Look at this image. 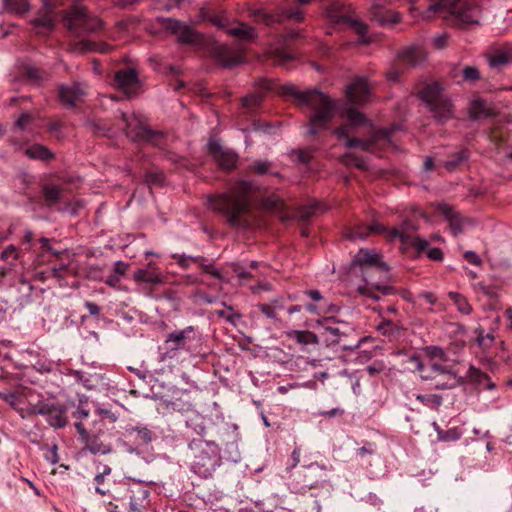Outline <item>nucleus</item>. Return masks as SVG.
<instances>
[{
    "label": "nucleus",
    "instance_id": "17",
    "mask_svg": "<svg viewBox=\"0 0 512 512\" xmlns=\"http://www.w3.org/2000/svg\"><path fill=\"white\" fill-rule=\"evenodd\" d=\"M415 230H417L416 225H414L409 220H405L398 228L386 229L384 226L378 223H375L369 227V231L371 233H380L385 231L389 240H399L403 244H408L410 242V232Z\"/></svg>",
    "mask_w": 512,
    "mask_h": 512
},
{
    "label": "nucleus",
    "instance_id": "20",
    "mask_svg": "<svg viewBox=\"0 0 512 512\" xmlns=\"http://www.w3.org/2000/svg\"><path fill=\"white\" fill-rule=\"evenodd\" d=\"M397 60L411 67L421 65L427 58V52L423 45L412 44L403 47L396 54Z\"/></svg>",
    "mask_w": 512,
    "mask_h": 512
},
{
    "label": "nucleus",
    "instance_id": "42",
    "mask_svg": "<svg viewBox=\"0 0 512 512\" xmlns=\"http://www.w3.org/2000/svg\"><path fill=\"white\" fill-rule=\"evenodd\" d=\"M416 399L423 405L432 409H438L442 404V397L438 394H419L416 396Z\"/></svg>",
    "mask_w": 512,
    "mask_h": 512
},
{
    "label": "nucleus",
    "instance_id": "46",
    "mask_svg": "<svg viewBox=\"0 0 512 512\" xmlns=\"http://www.w3.org/2000/svg\"><path fill=\"white\" fill-rule=\"evenodd\" d=\"M306 310L311 314L320 315L322 313L334 312L337 310L335 305L321 303L319 305L309 304L306 306Z\"/></svg>",
    "mask_w": 512,
    "mask_h": 512
},
{
    "label": "nucleus",
    "instance_id": "25",
    "mask_svg": "<svg viewBox=\"0 0 512 512\" xmlns=\"http://www.w3.org/2000/svg\"><path fill=\"white\" fill-rule=\"evenodd\" d=\"M371 19L381 26L394 25L400 22V14L396 11L387 9L386 7L374 4L370 8Z\"/></svg>",
    "mask_w": 512,
    "mask_h": 512
},
{
    "label": "nucleus",
    "instance_id": "56",
    "mask_svg": "<svg viewBox=\"0 0 512 512\" xmlns=\"http://www.w3.org/2000/svg\"><path fill=\"white\" fill-rule=\"evenodd\" d=\"M264 208L269 211H280L283 207L282 200L278 197H271L265 200Z\"/></svg>",
    "mask_w": 512,
    "mask_h": 512
},
{
    "label": "nucleus",
    "instance_id": "40",
    "mask_svg": "<svg viewBox=\"0 0 512 512\" xmlns=\"http://www.w3.org/2000/svg\"><path fill=\"white\" fill-rule=\"evenodd\" d=\"M423 352L430 362H445L447 360L445 351L438 346H427L423 349Z\"/></svg>",
    "mask_w": 512,
    "mask_h": 512
},
{
    "label": "nucleus",
    "instance_id": "53",
    "mask_svg": "<svg viewBox=\"0 0 512 512\" xmlns=\"http://www.w3.org/2000/svg\"><path fill=\"white\" fill-rule=\"evenodd\" d=\"M350 336H341L339 342H335V345H338L343 350H352L357 348L360 345L361 340L355 339L353 341L349 340Z\"/></svg>",
    "mask_w": 512,
    "mask_h": 512
},
{
    "label": "nucleus",
    "instance_id": "36",
    "mask_svg": "<svg viewBox=\"0 0 512 512\" xmlns=\"http://www.w3.org/2000/svg\"><path fill=\"white\" fill-rule=\"evenodd\" d=\"M24 74L33 84L36 85H40L49 79V74L47 72L31 65H26L24 67Z\"/></svg>",
    "mask_w": 512,
    "mask_h": 512
},
{
    "label": "nucleus",
    "instance_id": "29",
    "mask_svg": "<svg viewBox=\"0 0 512 512\" xmlns=\"http://www.w3.org/2000/svg\"><path fill=\"white\" fill-rule=\"evenodd\" d=\"M488 65L493 69L502 68L512 63V45L506 44L487 56Z\"/></svg>",
    "mask_w": 512,
    "mask_h": 512
},
{
    "label": "nucleus",
    "instance_id": "13",
    "mask_svg": "<svg viewBox=\"0 0 512 512\" xmlns=\"http://www.w3.org/2000/svg\"><path fill=\"white\" fill-rule=\"evenodd\" d=\"M431 372L421 374V378L428 379H437L438 377L445 378V383H435L434 387L436 389H452L461 384V377H459L455 372L451 369L441 366L439 361L430 362Z\"/></svg>",
    "mask_w": 512,
    "mask_h": 512
},
{
    "label": "nucleus",
    "instance_id": "23",
    "mask_svg": "<svg viewBox=\"0 0 512 512\" xmlns=\"http://www.w3.org/2000/svg\"><path fill=\"white\" fill-rule=\"evenodd\" d=\"M96 473L94 481L96 483L95 491L100 495H106L110 491L112 484L111 474L112 468L102 462L96 463Z\"/></svg>",
    "mask_w": 512,
    "mask_h": 512
},
{
    "label": "nucleus",
    "instance_id": "11",
    "mask_svg": "<svg viewBox=\"0 0 512 512\" xmlns=\"http://www.w3.org/2000/svg\"><path fill=\"white\" fill-rule=\"evenodd\" d=\"M294 481L298 490L306 491L318 488L326 482L325 468L317 463L303 466L296 473Z\"/></svg>",
    "mask_w": 512,
    "mask_h": 512
},
{
    "label": "nucleus",
    "instance_id": "57",
    "mask_svg": "<svg viewBox=\"0 0 512 512\" xmlns=\"http://www.w3.org/2000/svg\"><path fill=\"white\" fill-rule=\"evenodd\" d=\"M32 124H34V116L31 113L25 112L19 116L15 126L16 128H24Z\"/></svg>",
    "mask_w": 512,
    "mask_h": 512
},
{
    "label": "nucleus",
    "instance_id": "24",
    "mask_svg": "<svg viewBox=\"0 0 512 512\" xmlns=\"http://www.w3.org/2000/svg\"><path fill=\"white\" fill-rule=\"evenodd\" d=\"M44 8L46 9V12L37 15L31 20L35 33L41 36L49 35L55 27L54 20L50 16V13L53 10V5L48 2V5H44Z\"/></svg>",
    "mask_w": 512,
    "mask_h": 512
},
{
    "label": "nucleus",
    "instance_id": "15",
    "mask_svg": "<svg viewBox=\"0 0 512 512\" xmlns=\"http://www.w3.org/2000/svg\"><path fill=\"white\" fill-rule=\"evenodd\" d=\"M192 332L193 328L189 326L183 330L169 333L164 341L165 352L162 355V359L174 358L178 351L187 349V344L190 340L189 335Z\"/></svg>",
    "mask_w": 512,
    "mask_h": 512
},
{
    "label": "nucleus",
    "instance_id": "34",
    "mask_svg": "<svg viewBox=\"0 0 512 512\" xmlns=\"http://www.w3.org/2000/svg\"><path fill=\"white\" fill-rule=\"evenodd\" d=\"M439 210L449 221L450 229L454 236L459 235L462 232V221L453 210L445 204L439 206Z\"/></svg>",
    "mask_w": 512,
    "mask_h": 512
},
{
    "label": "nucleus",
    "instance_id": "41",
    "mask_svg": "<svg viewBox=\"0 0 512 512\" xmlns=\"http://www.w3.org/2000/svg\"><path fill=\"white\" fill-rule=\"evenodd\" d=\"M449 297L453 300L459 312L469 315L472 312V307L467 299L456 292H450Z\"/></svg>",
    "mask_w": 512,
    "mask_h": 512
},
{
    "label": "nucleus",
    "instance_id": "49",
    "mask_svg": "<svg viewBox=\"0 0 512 512\" xmlns=\"http://www.w3.org/2000/svg\"><path fill=\"white\" fill-rule=\"evenodd\" d=\"M218 162V164L225 168V169H231L235 166L236 164V161H237V155L231 151V150H228L226 151V153L223 155V158L222 159H218L216 160Z\"/></svg>",
    "mask_w": 512,
    "mask_h": 512
},
{
    "label": "nucleus",
    "instance_id": "1",
    "mask_svg": "<svg viewBox=\"0 0 512 512\" xmlns=\"http://www.w3.org/2000/svg\"><path fill=\"white\" fill-rule=\"evenodd\" d=\"M251 192L249 182H237L227 192L210 198V207L222 212L231 226L246 228L251 224Z\"/></svg>",
    "mask_w": 512,
    "mask_h": 512
},
{
    "label": "nucleus",
    "instance_id": "35",
    "mask_svg": "<svg viewBox=\"0 0 512 512\" xmlns=\"http://www.w3.org/2000/svg\"><path fill=\"white\" fill-rule=\"evenodd\" d=\"M127 128H149V119L141 113L122 114Z\"/></svg>",
    "mask_w": 512,
    "mask_h": 512
},
{
    "label": "nucleus",
    "instance_id": "4",
    "mask_svg": "<svg viewBox=\"0 0 512 512\" xmlns=\"http://www.w3.org/2000/svg\"><path fill=\"white\" fill-rule=\"evenodd\" d=\"M451 17L455 24L478 23L479 9L476 4L467 0H430L423 17L430 19L434 16Z\"/></svg>",
    "mask_w": 512,
    "mask_h": 512
},
{
    "label": "nucleus",
    "instance_id": "16",
    "mask_svg": "<svg viewBox=\"0 0 512 512\" xmlns=\"http://www.w3.org/2000/svg\"><path fill=\"white\" fill-rule=\"evenodd\" d=\"M114 81L117 87L129 97L139 93L141 82L134 68H125L117 71Z\"/></svg>",
    "mask_w": 512,
    "mask_h": 512
},
{
    "label": "nucleus",
    "instance_id": "3",
    "mask_svg": "<svg viewBox=\"0 0 512 512\" xmlns=\"http://www.w3.org/2000/svg\"><path fill=\"white\" fill-rule=\"evenodd\" d=\"M370 87L365 78L354 79L345 89V100L340 101L339 117L352 127L374 128L371 120L360 111L368 103Z\"/></svg>",
    "mask_w": 512,
    "mask_h": 512
},
{
    "label": "nucleus",
    "instance_id": "61",
    "mask_svg": "<svg viewBox=\"0 0 512 512\" xmlns=\"http://www.w3.org/2000/svg\"><path fill=\"white\" fill-rule=\"evenodd\" d=\"M409 363L413 366L414 371H417L421 374H424V364L420 358V356L414 354L411 355L408 359Z\"/></svg>",
    "mask_w": 512,
    "mask_h": 512
},
{
    "label": "nucleus",
    "instance_id": "9",
    "mask_svg": "<svg viewBox=\"0 0 512 512\" xmlns=\"http://www.w3.org/2000/svg\"><path fill=\"white\" fill-rule=\"evenodd\" d=\"M326 17L335 24H345L352 28L364 39L367 33V25L353 16L350 7L340 2H333L326 8Z\"/></svg>",
    "mask_w": 512,
    "mask_h": 512
},
{
    "label": "nucleus",
    "instance_id": "5",
    "mask_svg": "<svg viewBox=\"0 0 512 512\" xmlns=\"http://www.w3.org/2000/svg\"><path fill=\"white\" fill-rule=\"evenodd\" d=\"M188 447L193 457L192 471L203 478L211 476L218 465V445L203 439H194Z\"/></svg>",
    "mask_w": 512,
    "mask_h": 512
},
{
    "label": "nucleus",
    "instance_id": "2",
    "mask_svg": "<svg viewBox=\"0 0 512 512\" xmlns=\"http://www.w3.org/2000/svg\"><path fill=\"white\" fill-rule=\"evenodd\" d=\"M283 97H290L297 106H307L312 110V124H328L336 115L339 116L340 101L318 89L299 90L294 84H284L279 88Z\"/></svg>",
    "mask_w": 512,
    "mask_h": 512
},
{
    "label": "nucleus",
    "instance_id": "55",
    "mask_svg": "<svg viewBox=\"0 0 512 512\" xmlns=\"http://www.w3.org/2000/svg\"><path fill=\"white\" fill-rule=\"evenodd\" d=\"M282 16L288 19L295 20L296 22H302L304 20V13L299 8H289L283 11Z\"/></svg>",
    "mask_w": 512,
    "mask_h": 512
},
{
    "label": "nucleus",
    "instance_id": "63",
    "mask_svg": "<svg viewBox=\"0 0 512 512\" xmlns=\"http://www.w3.org/2000/svg\"><path fill=\"white\" fill-rule=\"evenodd\" d=\"M73 416L76 419L75 423H84L87 426L85 421L89 417V411L88 410H86V409H84L82 407H78L76 409V411L73 413Z\"/></svg>",
    "mask_w": 512,
    "mask_h": 512
},
{
    "label": "nucleus",
    "instance_id": "28",
    "mask_svg": "<svg viewBox=\"0 0 512 512\" xmlns=\"http://www.w3.org/2000/svg\"><path fill=\"white\" fill-rule=\"evenodd\" d=\"M83 96V91L78 83L61 85L59 87V99L67 107H73Z\"/></svg>",
    "mask_w": 512,
    "mask_h": 512
},
{
    "label": "nucleus",
    "instance_id": "48",
    "mask_svg": "<svg viewBox=\"0 0 512 512\" xmlns=\"http://www.w3.org/2000/svg\"><path fill=\"white\" fill-rule=\"evenodd\" d=\"M60 189L57 186H47L44 188V197L48 204H55L60 199Z\"/></svg>",
    "mask_w": 512,
    "mask_h": 512
},
{
    "label": "nucleus",
    "instance_id": "64",
    "mask_svg": "<svg viewBox=\"0 0 512 512\" xmlns=\"http://www.w3.org/2000/svg\"><path fill=\"white\" fill-rule=\"evenodd\" d=\"M270 166L271 163L268 161H258L253 164L252 169L257 174H266L269 171Z\"/></svg>",
    "mask_w": 512,
    "mask_h": 512
},
{
    "label": "nucleus",
    "instance_id": "58",
    "mask_svg": "<svg viewBox=\"0 0 512 512\" xmlns=\"http://www.w3.org/2000/svg\"><path fill=\"white\" fill-rule=\"evenodd\" d=\"M467 158V155H466V152L465 151H461L457 154V156L452 159V160H448L444 163V167L451 171L453 169H455L459 163H461L462 161H464L465 159Z\"/></svg>",
    "mask_w": 512,
    "mask_h": 512
},
{
    "label": "nucleus",
    "instance_id": "54",
    "mask_svg": "<svg viewBox=\"0 0 512 512\" xmlns=\"http://www.w3.org/2000/svg\"><path fill=\"white\" fill-rule=\"evenodd\" d=\"M209 21L216 27L227 31V27L231 23L225 15H213L209 18Z\"/></svg>",
    "mask_w": 512,
    "mask_h": 512
},
{
    "label": "nucleus",
    "instance_id": "52",
    "mask_svg": "<svg viewBox=\"0 0 512 512\" xmlns=\"http://www.w3.org/2000/svg\"><path fill=\"white\" fill-rule=\"evenodd\" d=\"M350 336H341L339 342H335V345H338L343 350H352L357 348L360 345L361 340L355 339L353 341L349 340Z\"/></svg>",
    "mask_w": 512,
    "mask_h": 512
},
{
    "label": "nucleus",
    "instance_id": "8",
    "mask_svg": "<svg viewBox=\"0 0 512 512\" xmlns=\"http://www.w3.org/2000/svg\"><path fill=\"white\" fill-rule=\"evenodd\" d=\"M64 23L75 37L96 33L103 28V21L88 13L84 6H73L65 12Z\"/></svg>",
    "mask_w": 512,
    "mask_h": 512
},
{
    "label": "nucleus",
    "instance_id": "30",
    "mask_svg": "<svg viewBox=\"0 0 512 512\" xmlns=\"http://www.w3.org/2000/svg\"><path fill=\"white\" fill-rule=\"evenodd\" d=\"M112 47L106 42H94L90 40H81L73 44L72 50L80 53L99 52L108 53Z\"/></svg>",
    "mask_w": 512,
    "mask_h": 512
},
{
    "label": "nucleus",
    "instance_id": "22",
    "mask_svg": "<svg viewBox=\"0 0 512 512\" xmlns=\"http://www.w3.org/2000/svg\"><path fill=\"white\" fill-rule=\"evenodd\" d=\"M328 323V320H325ZM354 334V330L343 323H333L332 325L323 324L321 326V336L327 345H335V342H339L341 336H350Z\"/></svg>",
    "mask_w": 512,
    "mask_h": 512
},
{
    "label": "nucleus",
    "instance_id": "62",
    "mask_svg": "<svg viewBox=\"0 0 512 512\" xmlns=\"http://www.w3.org/2000/svg\"><path fill=\"white\" fill-rule=\"evenodd\" d=\"M408 244L413 245L417 250L424 251L428 248L429 242L421 237L410 238V242Z\"/></svg>",
    "mask_w": 512,
    "mask_h": 512
},
{
    "label": "nucleus",
    "instance_id": "6",
    "mask_svg": "<svg viewBox=\"0 0 512 512\" xmlns=\"http://www.w3.org/2000/svg\"><path fill=\"white\" fill-rule=\"evenodd\" d=\"M380 258V255L373 250L360 249L354 256L352 265L359 266L362 269L363 278L367 285L375 288L384 295H388L393 292V288L388 285H379L372 277L376 272H380L386 276L389 271L387 265L381 262Z\"/></svg>",
    "mask_w": 512,
    "mask_h": 512
},
{
    "label": "nucleus",
    "instance_id": "27",
    "mask_svg": "<svg viewBox=\"0 0 512 512\" xmlns=\"http://www.w3.org/2000/svg\"><path fill=\"white\" fill-rule=\"evenodd\" d=\"M226 33L238 40L245 42H252L257 38V33L255 28L248 26L243 22L230 23L227 27Z\"/></svg>",
    "mask_w": 512,
    "mask_h": 512
},
{
    "label": "nucleus",
    "instance_id": "45",
    "mask_svg": "<svg viewBox=\"0 0 512 512\" xmlns=\"http://www.w3.org/2000/svg\"><path fill=\"white\" fill-rule=\"evenodd\" d=\"M463 81L475 83L481 78V73L476 66H465L462 69Z\"/></svg>",
    "mask_w": 512,
    "mask_h": 512
},
{
    "label": "nucleus",
    "instance_id": "50",
    "mask_svg": "<svg viewBox=\"0 0 512 512\" xmlns=\"http://www.w3.org/2000/svg\"><path fill=\"white\" fill-rule=\"evenodd\" d=\"M132 432L136 434V439L142 444H149L152 441V432L146 427H135Z\"/></svg>",
    "mask_w": 512,
    "mask_h": 512
},
{
    "label": "nucleus",
    "instance_id": "37",
    "mask_svg": "<svg viewBox=\"0 0 512 512\" xmlns=\"http://www.w3.org/2000/svg\"><path fill=\"white\" fill-rule=\"evenodd\" d=\"M24 152L31 159L49 160L53 157L49 149L39 144L27 147Z\"/></svg>",
    "mask_w": 512,
    "mask_h": 512
},
{
    "label": "nucleus",
    "instance_id": "14",
    "mask_svg": "<svg viewBox=\"0 0 512 512\" xmlns=\"http://www.w3.org/2000/svg\"><path fill=\"white\" fill-rule=\"evenodd\" d=\"M165 29L176 36L177 41L182 44H198L201 42V35L190 26L173 18L162 20Z\"/></svg>",
    "mask_w": 512,
    "mask_h": 512
},
{
    "label": "nucleus",
    "instance_id": "26",
    "mask_svg": "<svg viewBox=\"0 0 512 512\" xmlns=\"http://www.w3.org/2000/svg\"><path fill=\"white\" fill-rule=\"evenodd\" d=\"M469 116L473 119H486L496 116L494 106L482 98H475L469 104Z\"/></svg>",
    "mask_w": 512,
    "mask_h": 512
},
{
    "label": "nucleus",
    "instance_id": "43",
    "mask_svg": "<svg viewBox=\"0 0 512 512\" xmlns=\"http://www.w3.org/2000/svg\"><path fill=\"white\" fill-rule=\"evenodd\" d=\"M476 333V342L480 347L488 348L494 343V335L493 333H484L483 328L479 327L475 330Z\"/></svg>",
    "mask_w": 512,
    "mask_h": 512
},
{
    "label": "nucleus",
    "instance_id": "59",
    "mask_svg": "<svg viewBox=\"0 0 512 512\" xmlns=\"http://www.w3.org/2000/svg\"><path fill=\"white\" fill-rule=\"evenodd\" d=\"M18 256L17 248L14 245H8L0 255L3 261L16 260Z\"/></svg>",
    "mask_w": 512,
    "mask_h": 512
},
{
    "label": "nucleus",
    "instance_id": "38",
    "mask_svg": "<svg viewBox=\"0 0 512 512\" xmlns=\"http://www.w3.org/2000/svg\"><path fill=\"white\" fill-rule=\"evenodd\" d=\"M134 280L139 283L161 284L162 277L149 270L139 269L134 272Z\"/></svg>",
    "mask_w": 512,
    "mask_h": 512
},
{
    "label": "nucleus",
    "instance_id": "32",
    "mask_svg": "<svg viewBox=\"0 0 512 512\" xmlns=\"http://www.w3.org/2000/svg\"><path fill=\"white\" fill-rule=\"evenodd\" d=\"M286 337L303 345L318 343L317 336L308 330H290L286 332Z\"/></svg>",
    "mask_w": 512,
    "mask_h": 512
},
{
    "label": "nucleus",
    "instance_id": "21",
    "mask_svg": "<svg viewBox=\"0 0 512 512\" xmlns=\"http://www.w3.org/2000/svg\"><path fill=\"white\" fill-rule=\"evenodd\" d=\"M256 91L241 98V106L245 111H252L258 108L265 96V93L271 89L268 80L261 78L255 82Z\"/></svg>",
    "mask_w": 512,
    "mask_h": 512
},
{
    "label": "nucleus",
    "instance_id": "33",
    "mask_svg": "<svg viewBox=\"0 0 512 512\" xmlns=\"http://www.w3.org/2000/svg\"><path fill=\"white\" fill-rule=\"evenodd\" d=\"M267 56L270 59H272L275 62V64H277L279 66H283L286 69H290L291 66L289 65V63L296 59L295 55H293L291 53H287L283 49H280V48L270 49L267 52Z\"/></svg>",
    "mask_w": 512,
    "mask_h": 512
},
{
    "label": "nucleus",
    "instance_id": "60",
    "mask_svg": "<svg viewBox=\"0 0 512 512\" xmlns=\"http://www.w3.org/2000/svg\"><path fill=\"white\" fill-rule=\"evenodd\" d=\"M438 431V438L442 441H454L459 439V434L456 430H448V431Z\"/></svg>",
    "mask_w": 512,
    "mask_h": 512
},
{
    "label": "nucleus",
    "instance_id": "44",
    "mask_svg": "<svg viewBox=\"0 0 512 512\" xmlns=\"http://www.w3.org/2000/svg\"><path fill=\"white\" fill-rule=\"evenodd\" d=\"M208 150L209 153L213 156V158L216 160L222 159L223 155L228 151V149H225L219 140L216 139H210L208 142Z\"/></svg>",
    "mask_w": 512,
    "mask_h": 512
},
{
    "label": "nucleus",
    "instance_id": "7",
    "mask_svg": "<svg viewBox=\"0 0 512 512\" xmlns=\"http://www.w3.org/2000/svg\"><path fill=\"white\" fill-rule=\"evenodd\" d=\"M418 97L426 104L437 124H444L445 120L454 117V106L452 102L441 94V87L438 83L425 85L418 92Z\"/></svg>",
    "mask_w": 512,
    "mask_h": 512
},
{
    "label": "nucleus",
    "instance_id": "12",
    "mask_svg": "<svg viewBox=\"0 0 512 512\" xmlns=\"http://www.w3.org/2000/svg\"><path fill=\"white\" fill-rule=\"evenodd\" d=\"M30 414L43 416L54 428H62L67 424L66 408L52 401H39L31 407Z\"/></svg>",
    "mask_w": 512,
    "mask_h": 512
},
{
    "label": "nucleus",
    "instance_id": "19",
    "mask_svg": "<svg viewBox=\"0 0 512 512\" xmlns=\"http://www.w3.org/2000/svg\"><path fill=\"white\" fill-rule=\"evenodd\" d=\"M214 59L224 68H232L244 61L243 55L226 45L217 44L211 49Z\"/></svg>",
    "mask_w": 512,
    "mask_h": 512
},
{
    "label": "nucleus",
    "instance_id": "51",
    "mask_svg": "<svg viewBox=\"0 0 512 512\" xmlns=\"http://www.w3.org/2000/svg\"><path fill=\"white\" fill-rule=\"evenodd\" d=\"M258 308L268 318L273 319V320H277L278 318H277L276 310L283 309L284 305L283 304H279L277 306H272L271 304L264 303V304H259Z\"/></svg>",
    "mask_w": 512,
    "mask_h": 512
},
{
    "label": "nucleus",
    "instance_id": "10",
    "mask_svg": "<svg viewBox=\"0 0 512 512\" xmlns=\"http://www.w3.org/2000/svg\"><path fill=\"white\" fill-rule=\"evenodd\" d=\"M128 512H148L149 506V491L138 482H134L128 486L127 489ZM107 512H121L119 506L109 501L106 504Z\"/></svg>",
    "mask_w": 512,
    "mask_h": 512
},
{
    "label": "nucleus",
    "instance_id": "47",
    "mask_svg": "<svg viewBox=\"0 0 512 512\" xmlns=\"http://www.w3.org/2000/svg\"><path fill=\"white\" fill-rule=\"evenodd\" d=\"M255 16L257 21L263 22L266 25L282 22V15L269 14L260 10L255 13Z\"/></svg>",
    "mask_w": 512,
    "mask_h": 512
},
{
    "label": "nucleus",
    "instance_id": "18",
    "mask_svg": "<svg viewBox=\"0 0 512 512\" xmlns=\"http://www.w3.org/2000/svg\"><path fill=\"white\" fill-rule=\"evenodd\" d=\"M75 428L84 447L92 454L106 455L112 451V445L110 443H105L98 437H90L88 427H86L84 423H75Z\"/></svg>",
    "mask_w": 512,
    "mask_h": 512
},
{
    "label": "nucleus",
    "instance_id": "39",
    "mask_svg": "<svg viewBox=\"0 0 512 512\" xmlns=\"http://www.w3.org/2000/svg\"><path fill=\"white\" fill-rule=\"evenodd\" d=\"M4 9L15 14H24L30 10L28 0H3Z\"/></svg>",
    "mask_w": 512,
    "mask_h": 512
},
{
    "label": "nucleus",
    "instance_id": "31",
    "mask_svg": "<svg viewBox=\"0 0 512 512\" xmlns=\"http://www.w3.org/2000/svg\"><path fill=\"white\" fill-rule=\"evenodd\" d=\"M390 130H378L372 137L371 139H367V140H362V139H358V138H352V139H348L346 141V146L347 147H359L360 149L364 150V151H367L369 150L373 144L381 137V136H384V137H388L389 136V132Z\"/></svg>",
    "mask_w": 512,
    "mask_h": 512
}]
</instances>
